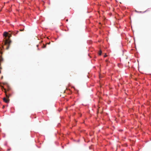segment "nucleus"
<instances>
[{"label": "nucleus", "instance_id": "obj_8", "mask_svg": "<svg viewBox=\"0 0 151 151\" xmlns=\"http://www.w3.org/2000/svg\"><path fill=\"white\" fill-rule=\"evenodd\" d=\"M46 45H47V44H46V45H44H44H43V48H45V47H46Z\"/></svg>", "mask_w": 151, "mask_h": 151}, {"label": "nucleus", "instance_id": "obj_18", "mask_svg": "<svg viewBox=\"0 0 151 151\" xmlns=\"http://www.w3.org/2000/svg\"><path fill=\"white\" fill-rule=\"evenodd\" d=\"M4 108V106L3 107V108Z\"/></svg>", "mask_w": 151, "mask_h": 151}, {"label": "nucleus", "instance_id": "obj_14", "mask_svg": "<svg viewBox=\"0 0 151 151\" xmlns=\"http://www.w3.org/2000/svg\"><path fill=\"white\" fill-rule=\"evenodd\" d=\"M3 84H4V85H5L6 84V83H3Z\"/></svg>", "mask_w": 151, "mask_h": 151}, {"label": "nucleus", "instance_id": "obj_10", "mask_svg": "<svg viewBox=\"0 0 151 151\" xmlns=\"http://www.w3.org/2000/svg\"><path fill=\"white\" fill-rule=\"evenodd\" d=\"M11 150V148L7 150L8 151H9Z\"/></svg>", "mask_w": 151, "mask_h": 151}, {"label": "nucleus", "instance_id": "obj_17", "mask_svg": "<svg viewBox=\"0 0 151 151\" xmlns=\"http://www.w3.org/2000/svg\"><path fill=\"white\" fill-rule=\"evenodd\" d=\"M66 21L67 22L68 21V19H67Z\"/></svg>", "mask_w": 151, "mask_h": 151}, {"label": "nucleus", "instance_id": "obj_11", "mask_svg": "<svg viewBox=\"0 0 151 151\" xmlns=\"http://www.w3.org/2000/svg\"><path fill=\"white\" fill-rule=\"evenodd\" d=\"M106 56H107V55H106V54H105V55H104V57H106Z\"/></svg>", "mask_w": 151, "mask_h": 151}, {"label": "nucleus", "instance_id": "obj_12", "mask_svg": "<svg viewBox=\"0 0 151 151\" xmlns=\"http://www.w3.org/2000/svg\"><path fill=\"white\" fill-rule=\"evenodd\" d=\"M50 42H49V43H47L46 44H48V45H49L50 44Z\"/></svg>", "mask_w": 151, "mask_h": 151}, {"label": "nucleus", "instance_id": "obj_9", "mask_svg": "<svg viewBox=\"0 0 151 151\" xmlns=\"http://www.w3.org/2000/svg\"><path fill=\"white\" fill-rule=\"evenodd\" d=\"M10 90V88L9 87H8V88L7 89L6 91H9Z\"/></svg>", "mask_w": 151, "mask_h": 151}, {"label": "nucleus", "instance_id": "obj_2", "mask_svg": "<svg viewBox=\"0 0 151 151\" xmlns=\"http://www.w3.org/2000/svg\"><path fill=\"white\" fill-rule=\"evenodd\" d=\"M2 53V52L0 51V69H2V68L1 66V64L3 61V59L1 56Z\"/></svg>", "mask_w": 151, "mask_h": 151}, {"label": "nucleus", "instance_id": "obj_7", "mask_svg": "<svg viewBox=\"0 0 151 151\" xmlns=\"http://www.w3.org/2000/svg\"><path fill=\"white\" fill-rule=\"evenodd\" d=\"M1 88L2 89V91H3V90H4V89H6L5 88H4V87L3 86H1Z\"/></svg>", "mask_w": 151, "mask_h": 151}, {"label": "nucleus", "instance_id": "obj_6", "mask_svg": "<svg viewBox=\"0 0 151 151\" xmlns=\"http://www.w3.org/2000/svg\"><path fill=\"white\" fill-rule=\"evenodd\" d=\"M101 53H102V51H101L100 50L99 51V55H101Z\"/></svg>", "mask_w": 151, "mask_h": 151}, {"label": "nucleus", "instance_id": "obj_1", "mask_svg": "<svg viewBox=\"0 0 151 151\" xmlns=\"http://www.w3.org/2000/svg\"><path fill=\"white\" fill-rule=\"evenodd\" d=\"M8 37L9 39L12 36L10 34H8ZM11 42V41L9 39L7 40L6 39V40L4 42V44L5 45H8V46L6 47V49H8L10 43Z\"/></svg>", "mask_w": 151, "mask_h": 151}, {"label": "nucleus", "instance_id": "obj_16", "mask_svg": "<svg viewBox=\"0 0 151 151\" xmlns=\"http://www.w3.org/2000/svg\"><path fill=\"white\" fill-rule=\"evenodd\" d=\"M38 45H37V47H38Z\"/></svg>", "mask_w": 151, "mask_h": 151}, {"label": "nucleus", "instance_id": "obj_3", "mask_svg": "<svg viewBox=\"0 0 151 151\" xmlns=\"http://www.w3.org/2000/svg\"><path fill=\"white\" fill-rule=\"evenodd\" d=\"M4 92L5 93L6 98H9V97L12 95L10 93H7L6 89H4Z\"/></svg>", "mask_w": 151, "mask_h": 151}, {"label": "nucleus", "instance_id": "obj_5", "mask_svg": "<svg viewBox=\"0 0 151 151\" xmlns=\"http://www.w3.org/2000/svg\"><path fill=\"white\" fill-rule=\"evenodd\" d=\"M8 33L6 32H4L3 33V36H4L5 37H6L8 36Z\"/></svg>", "mask_w": 151, "mask_h": 151}, {"label": "nucleus", "instance_id": "obj_15", "mask_svg": "<svg viewBox=\"0 0 151 151\" xmlns=\"http://www.w3.org/2000/svg\"><path fill=\"white\" fill-rule=\"evenodd\" d=\"M1 73V70H0V73Z\"/></svg>", "mask_w": 151, "mask_h": 151}, {"label": "nucleus", "instance_id": "obj_4", "mask_svg": "<svg viewBox=\"0 0 151 151\" xmlns=\"http://www.w3.org/2000/svg\"><path fill=\"white\" fill-rule=\"evenodd\" d=\"M3 100L4 102L7 103H9V98H6L5 97H4L3 98Z\"/></svg>", "mask_w": 151, "mask_h": 151}, {"label": "nucleus", "instance_id": "obj_13", "mask_svg": "<svg viewBox=\"0 0 151 151\" xmlns=\"http://www.w3.org/2000/svg\"><path fill=\"white\" fill-rule=\"evenodd\" d=\"M106 62H107L108 61V60H106Z\"/></svg>", "mask_w": 151, "mask_h": 151}]
</instances>
